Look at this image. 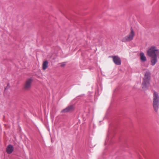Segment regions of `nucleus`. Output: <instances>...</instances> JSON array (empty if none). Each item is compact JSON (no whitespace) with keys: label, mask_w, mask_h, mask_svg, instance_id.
<instances>
[{"label":"nucleus","mask_w":159,"mask_h":159,"mask_svg":"<svg viewBox=\"0 0 159 159\" xmlns=\"http://www.w3.org/2000/svg\"><path fill=\"white\" fill-rule=\"evenodd\" d=\"M33 81V79L31 78L27 79L25 81L24 84V89L26 90H30L31 88L32 84Z\"/></svg>","instance_id":"39448f33"},{"label":"nucleus","mask_w":159,"mask_h":159,"mask_svg":"<svg viewBox=\"0 0 159 159\" xmlns=\"http://www.w3.org/2000/svg\"><path fill=\"white\" fill-rule=\"evenodd\" d=\"M134 36V32L133 29H131L129 34L123 38L121 40V41L124 42L130 41L133 39Z\"/></svg>","instance_id":"20e7f679"},{"label":"nucleus","mask_w":159,"mask_h":159,"mask_svg":"<svg viewBox=\"0 0 159 159\" xmlns=\"http://www.w3.org/2000/svg\"><path fill=\"white\" fill-rule=\"evenodd\" d=\"M141 60L143 61H145L146 60V58L143 53L141 52L140 53Z\"/></svg>","instance_id":"9d476101"},{"label":"nucleus","mask_w":159,"mask_h":159,"mask_svg":"<svg viewBox=\"0 0 159 159\" xmlns=\"http://www.w3.org/2000/svg\"><path fill=\"white\" fill-rule=\"evenodd\" d=\"M152 106L154 111L157 112L159 108V96L158 93L154 92L152 97Z\"/></svg>","instance_id":"f03ea898"},{"label":"nucleus","mask_w":159,"mask_h":159,"mask_svg":"<svg viewBox=\"0 0 159 159\" xmlns=\"http://www.w3.org/2000/svg\"><path fill=\"white\" fill-rule=\"evenodd\" d=\"M74 109V107L73 106L70 105L67 107L65 109L62 110L61 111L62 113H66L73 111Z\"/></svg>","instance_id":"0eeeda50"},{"label":"nucleus","mask_w":159,"mask_h":159,"mask_svg":"<svg viewBox=\"0 0 159 159\" xmlns=\"http://www.w3.org/2000/svg\"><path fill=\"white\" fill-rule=\"evenodd\" d=\"M14 150V148L11 145H8L6 148V152L8 154L11 153Z\"/></svg>","instance_id":"6e6552de"},{"label":"nucleus","mask_w":159,"mask_h":159,"mask_svg":"<svg viewBox=\"0 0 159 159\" xmlns=\"http://www.w3.org/2000/svg\"><path fill=\"white\" fill-rule=\"evenodd\" d=\"M114 62L117 65H120L121 63V61L120 58L118 56L112 57Z\"/></svg>","instance_id":"423d86ee"},{"label":"nucleus","mask_w":159,"mask_h":159,"mask_svg":"<svg viewBox=\"0 0 159 159\" xmlns=\"http://www.w3.org/2000/svg\"><path fill=\"white\" fill-rule=\"evenodd\" d=\"M66 65L65 62H63L61 63V67H64Z\"/></svg>","instance_id":"9b49d317"},{"label":"nucleus","mask_w":159,"mask_h":159,"mask_svg":"<svg viewBox=\"0 0 159 159\" xmlns=\"http://www.w3.org/2000/svg\"><path fill=\"white\" fill-rule=\"evenodd\" d=\"M48 62L47 61H45L43 63L42 69L45 70L48 67Z\"/></svg>","instance_id":"1a4fd4ad"},{"label":"nucleus","mask_w":159,"mask_h":159,"mask_svg":"<svg viewBox=\"0 0 159 159\" xmlns=\"http://www.w3.org/2000/svg\"><path fill=\"white\" fill-rule=\"evenodd\" d=\"M150 79V73L149 72H146L143 78L142 86L143 89L147 88L149 85V81Z\"/></svg>","instance_id":"7ed1b4c3"},{"label":"nucleus","mask_w":159,"mask_h":159,"mask_svg":"<svg viewBox=\"0 0 159 159\" xmlns=\"http://www.w3.org/2000/svg\"><path fill=\"white\" fill-rule=\"evenodd\" d=\"M147 55L151 57V64L154 66L157 63L159 57V50L154 46H152L148 50Z\"/></svg>","instance_id":"f257e3e1"}]
</instances>
